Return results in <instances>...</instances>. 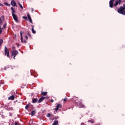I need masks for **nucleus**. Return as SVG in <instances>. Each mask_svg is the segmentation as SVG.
<instances>
[{
    "instance_id": "obj_13",
    "label": "nucleus",
    "mask_w": 125,
    "mask_h": 125,
    "mask_svg": "<svg viewBox=\"0 0 125 125\" xmlns=\"http://www.w3.org/2000/svg\"><path fill=\"white\" fill-rule=\"evenodd\" d=\"M11 9L12 10V15H13V14H15V10H14V8L13 7H11Z\"/></svg>"
},
{
    "instance_id": "obj_11",
    "label": "nucleus",
    "mask_w": 125,
    "mask_h": 125,
    "mask_svg": "<svg viewBox=\"0 0 125 125\" xmlns=\"http://www.w3.org/2000/svg\"><path fill=\"white\" fill-rule=\"evenodd\" d=\"M61 107H62V105L61 104H57L56 108H55V110L58 111V109H59V108H61Z\"/></svg>"
},
{
    "instance_id": "obj_30",
    "label": "nucleus",
    "mask_w": 125,
    "mask_h": 125,
    "mask_svg": "<svg viewBox=\"0 0 125 125\" xmlns=\"http://www.w3.org/2000/svg\"><path fill=\"white\" fill-rule=\"evenodd\" d=\"M88 123H91V121L88 120Z\"/></svg>"
},
{
    "instance_id": "obj_9",
    "label": "nucleus",
    "mask_w": 125,
    "mask_h": 125,
    "mask_svg": "<svg viewBox=\"0 0 125 125\" xmlns=\"http://www.w3.org/2000/svg\"><path fill=\"white\" fill-rule=\"evenodd\" d=\"M15 99V96L14 95H12L8 97V100H14Z\"/></svg>"
},
{
    "instance_id": "obj_4",
    "label": "nucleus",
    "mask_w": 125,
    "mask_h": 125,
    "mask_svg": "<svg viewBox=\"0 0 125 125\" xmlns=\"http://www.w3.org/2000/svg\"><path fill=\"white\" fill-rule=\"evenodd\" d=\"M4 22V18L3 17H0V28L1 27Z\"/></svg>"
},
{
    "instance_id": "obj_34",
    "label": "nucleus",
    "mask_w": 125,
    "mask_h": 125,
    "mask_svg": "<svg viewBox=\"0 0 125 125\" xmlns=\"http://www.w3.org/2000/svg\"><path fill=\"white\" fill-rule=\"evenodd\" d=\"M12 48H15V47H14V46H13V47H12Z\"/></svg>"
},
{
    "instance_id": "obj_38",
    "label": "nucleus",
    "mask_w": 125,
    "mask_h": 125,
    "mask_svg": "<svg viewBox=\"0 0 125 125\" xmlns=\"http://www.w3.org/2000/svg\"><path fill=\"white\" fill-rule=\"evenodd\" d=\"M32 11H33V9H32Z\"/></svg>"
},
{
    "instance_id": "obj_28",
    "label": "nucleus",
    "mask_w": 125,
    "mask_h": 125,
    "mask_svg": "<svg viewBox=\"0 0 125 125\" xmlns=\"http://www.w3.org/2000/svg\"><path fill=\"white\" fill-rule=\"evenodd\" d=\"M25 39L26 40H28V36L27 35L25 36Z\"/></svg>"
},
{
    "instance_id": "obj_2",
    "label": "nucleus",
    "mask_w": 125,
    "mask_h": 125,
    "mask_svg": "<svg viewBox=\"0 0 125 125\" xmlns=\"http://www.w3.org/2000/svg\"><path fill=\"white\" fill-rule=\"evenodd\" d=\"M118 13H120V14H125V8H124L123 7H120V8L118 10Z\"/></svg>"
},
{
    "instance_id": "obj_19",
    "label": "nucleus",
    "mask_w": 125,
    "mask_h": 125,
    "mask_svg": "<svg viewBox=\"0 0 125 125\" xmlns=\"http://www.w3.org/2000/svg\"><path fill=\"white\" fill-rule=\"evenodd\" d=\"M46 94H47V92H43L42 93V95H46Z\"/></svg>"
},
{
    "instance_id": "obj_20",
    "label": "nucleus",
    "mask_w": 125,
    "mask_h": 125,
    "mask_svg": "<svg viewBox=\"0 0 125 125\" xmlns=\"http://www.w3.org/2000/svg\"><path fill=\"white\" fill-rule=\"evenodd\" d=\"M46 117H47V118H50V117H51V114H50V113H48Z\"/></svg>"
},
{
    "instance_id": "obj_21",
    "label": "nucleus",
    "mask_w": 125,
    "mask_h": 125,
    "mask_svg": "<svg viewBox=\"0 0 125 125\" xmlns=\"http://www.w3.org/2000/svg\"><path fill=\"white\" fill-rule=\"evenodd\" d=\"M4 4H5V5H7V6H9V5H10V4H8L7 2H4Z\"/></svg>"
},
{
    "instance_id": "obj_23",
    "label": "nucleus",
    "mask_w": 125,
    "mask_h": 125,
    "mask_svg": "<svg viewBox=\"0 0 125 125\" xmlns=\"http://www.w3.org/2000/svg\"><path fill=\"white\" fill-rule=\"evenodd\" d=\"M3 28H6V23H5L3 24Z\"/></svg>"
},
{
    "instance_id": "obj_17",
    "label": "nucleus",
    "mask_w": 125,
    "mask_h": 125,
    "mask_svg": "<svg viewBox=\"0 0 125 125\" xmlns=\"http://www.w3.org/2000/svg\"><path fill=\"white\" fill-rule=\"evenodd\" d=\"M18 4H19L20 7H21V9H23V6H22V4H21V3H20V2H18Z\"/></svg>"
},
{
    "instance_id": "obj_16",
    "label": "nucleus",
    "mask_w": 125,
    "mask_h": 125,
    "mask_svg": "<svg viewBox=\"0 0 125 125\" xmlns=\"http://www.w3.org/2000/svg\"><path fill=\"white\" fill-rule=\"evenodd\" d=\"M32 32L33 34H36V31H35V30L34 29V26H32Z\"/></svg>"
},
{
    "instance_id": "obj_24",
    "label": "nucleus",
    "mask_w": 125,
    "mask_h": 125,
    "mask_svg": "<svg viewBox=\"0 0 125 125\" xmlns=\"http://www.w3.org/2000/svg\"><path fill=\"white\" fill-rule=\"evenodd\" d=\"M15 125H19V123H18V122H15Z\"/></svg>"
},
{
    "instance_id": "obj_37",
    "label": "nucleus",
    "mask_w": 125,
    "mask_h": 125,
    "mask_svg": "<svg viewBox=\"0 0 125 125\" xmlns=\"http://www.w3.org/2000/svg\"><path fill=\"white\" fill-rule=\"evenodd\" d=\"M22 33H24V32H22Z\"/></svg>"
},
{
    "instance_id": "obj_15",
    "label": "nucleus",
    "mask_w": 125,
    "mask_h": 125,
    "mask_svg": "<svg viewBox=\"0 0 125 125\" xmlns=\"http://www.w3.org/2000/svg\"><path fill=\"white\" fill-rule=\"evenodd\" d=\"M37 102H38V99H34L32 101L33 103H37Z\"/></svg>"
},
{
    "instance_id": "obj_35",
    "label": "nucleus",
    "mask_w": 125,
    "mask_h": 125,
    "mask_svg": "<svg viewBox=\"0 0 125 125\" xmlns=\"http://www.w3.org/2000/svg\"><path fill=\"white\" fill-rule=\"evenodd\" d=\"M51 102H53V100H51Z\"/></svg>"
},
{
    "instance_id": "obj_36",
    "label": "nucleus",
    "mask_w": 125,
    "mask_h": 125,
    "mask_svg": "<svg viewBox=\"0 0 125 125\" xmlns=\"http://www.w3.org/2000/svg\"><path fill=\"white\" fill-rule=\"evenodd\" d=\"M0 84H1V83H0Z\"/></svg>"
},
{
    "instance_id": "obj_32",
    "label": "nucleus",
    "mask_w": 125,
    "mask_h": 125,
    "mask_svg": "<svg viewBox=\"0 0 125 125\" xmlns=\"http://www.w3.org/2000/svg\"><path fill=\"white\" fill-rule=\"evenodd\" d=\"M2 5H3L2 4L0 3V6H2Z\"/></svg>"
},
{
    "instance_id": "obj_22",
    "label": "nucleus",
    "mask_w": 125,
    "mask_h": 125,
    "mask_svg": "<svg viewBox=\"0 0 125 125\" xmlns=\"http://www.w3.org/2000/svg\"><path fill=\"white\" fill-rule=\"evenodd\" d=\"M22 18L23 19H24V20H27V19H28L27 17H22Z\"/></svg>"
},
{
    "instance_id": "obj_25",
    "label": "nucleus",
    "mask_w": 125,
    "mask_h": 125,
    "mask_svg": "<svg viewBox=\"0 0 125 125\" xmlns=\"http://www.w3.org/2000/svg\"><path fill=\"white\" fill-rule=\"evenodd\" d=\"M1 32H2V30H1V27L0 28V35L1 34Z\"/></svg>"
},
{
    "instance_id": "obj_7",
    "label": "nucleus",
    "mask_w": 125,
    "mask_h": 125,
    "mask_svg": "<svg viewBox=\"0 0 125 125\" xmlns=\"http://www.w3.org/2000/svg\"><path fill=\"white\" fill-rule=\"evenodd\" d=\"M11 4L12 6H13L14 7H15V6H17L16 2H15V1H14V0H12L11 1Z\"/></svg>"
},
{
    "instance_id": "obj_6",
    "label": "nucleus",
    "mask_w": 125,
    "mask_h": 125,
    "mask_svg": "<svg viewBox=\"0 0 125 125\" xmlns=\"http://www.w3.org/2000/svg\"><path fill=\"white\" fill-rule=\"evenodd\" d=\"M20 35H21V42H24V43H26L27 42H26V40H24L23 41V35L22 33V31L20 32Z\"/></svg>"
},
{
    "instance_id": "obj_33",
    "label": "nucleus",
    "mask_w": 125,
    "mask_h": 125,
    "mask_svg": "<svg viewBox=\"0 0 125 125\" xmlns=\"http://www.w3.org/2000/svg\"><path fill=\"white\" fill-rule=\"evenodd\" d=\"M91 124H93V121H91Z\"/></svg>"
},
{
    "instance_id": "obj_8",
    "label": "nucleus",
    "mask_w": 125,
    "mask_h": 125,
    "mask_svg": "<svg viewBox=\"0 0 125 125\" xmlns=\"http://www.w3.org/2000/svg\"><path fill=\"white\" fill-rule=\"evenodd\" d=\"M12 16L15 21H16V22H18V17L16 15V14H13L12 15Z\"/></svg>"
},
{
    "instance_id": "obj_27",
    "label": "nucleus",
    "mask_w": 125,
    "mask_h": 125,
    "mask_svg": "<svg viewBox=\"0 0 125 125\" xmlns=\"http://www.w3.org/2000/svg\"><path fill=\"white\" fill-rule=\"evenodd\" d=\"M28 108H29V105H26L25 109H28Z\"/></svg>"
},
{
    "instance_id": "obj_1",
    "label": "nucleus",
    "mask_w": 125,
    "mask_h": 125,
    "mask_svg": "<svg viewBox=\"0 0 125 125\" xmlns=\"http://www.w3.org/2000/svg\"><path fill=\"white\" fill-rule=\"evenodd\" d=\"M114 1H115V3L114 4ZM122 3V0H110L109 1V6L110 7H113V6H117V5L119 4H121Z\"/></svg>"
},
{
    "instance_id": "obj_3",
    "label": "nucleus",
    "mask_w": 125,
    "mask_h": 125,
    "mask_svg": "<svg viewBox=\"0 0 125 125\" xmlns=\"http://www.w3.org/2000/svg\"><path fill=\"white\" fill-rule=\"evenodd\" d=\"M4 51H5V54H4L5 56H6L7 55V57H9V51H8V49H7V47H5Z\"/></svg>"
},
{
    "instance_id": "obj_10",
    "label": "nucleus",
    "mask_w": 125,
    "mask_h": 125,
    "mask_svg": "<svg viewBox=\"0 0 125 125\" xmlns=\"http://www.w3.org/2000/svg\"><path fill=\"white\" fill-rule=\"evenodd\" d=\"M45 99V97H42L38 101V103H41V102H42V101H43V100H44V99Z\"/></svg>"
},
{
    "instance_id": "obj_26",
    "label": "nucleus",
    "mask_w": 125,
    "mask_h": 125,
    "mask_svg": "<svg viewBox=\"0 0 125 125\" xmlns=\"http://www.w3.org/2000/svg\"><path fill=\"white\" fill-rule=\"evenodd\" d=\"M80 107H81V108H84V105H80Z\"/></svg>"
},
{
    "instance_id": "obj_14",
    "label": "nucleus",
    "mask_w": 125,
    "mask_h": 125,
    "mask_svg": "<svg viewBox=\"0 0 125 125\" xmlns=\"http://www.w3.org/2000/svg\"><path fill=\"white\" fill-rule=\"evenodd\" d=\"M58 124V121L56 120V121H54V123L52 124V125H57Z\"/></svg>"
},
{
    "instance_id": "obj_12",
    "label": "nucleus",
    "mask_w": 125,
    "mask_h": 125,
    "mask_svg": "<svg viewBox=\"0 0 125 125\" xmlns=\"http://www.w3.org/2000/svg\"><path fill=\"white\" fill-rule=\"evenodd\" d=\"M27 17L30 23H33V21H32V18H31V16H30V14H27Z\"/></svg>"
},
{
    "instance_id": "obj_29",
    "label": "nucleus",
    "mask_w": 125,
    "mask_h": 125,
    "mask_svg": "<svg viewBox=\"0 0 125 125\" xmlns=\"http://www.w3.org/2000/svg\"><path fill=\"white\" fill-rule=\"evenodd\" d=\"M63 101H64V102H66V101H67V98L64 99V100H63Z\"/></svg>"
},
{
    "instance_id": "obj_18",
    "label": "nucleus",
    "mask_w": 125,
    "mask_h": 125,
    "mask_svg": "<svg viewBox=\"0 0 125 125\" xmlns=\"http://www.w3.org/2000/svg\"><path fill=\"white\" fill-rule=\"evenodd\" d=\"M36 114V111L35 110H33L31 112V116H34Z\"/></svg>"
},
{
    "instance_id": "obj_31",
    "label": "nucleus",
    "mask_w": 125,
    "mask_h": 125,
    "mask_svg": "<svg viewBox=\"0 0 125 125\" xmlns=\"http://www.w3.org/2000/svg\"><path fill=\"white\" fill-rule=\"evenodd\" d=\"M84 125V123H82L81 124V125Z\"/></svg>"
},
{
    "instance_id": "obj_5",
    "label": "nucleus",
    "mask_w": 125,
    "mask_h": 125,
    "mask_svg": "<svg viewBox=\"0 0 125 125\" xmlns=\"http://www.w3.org/2000/svg\"><path fill=\"white\" fill-rule=\"evenodd\" d=\"M12 56H14V59H15V56L18 54V51L17 50L12 51Z\"/></svg>"
}]
</instances>
